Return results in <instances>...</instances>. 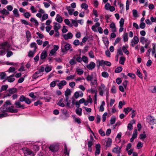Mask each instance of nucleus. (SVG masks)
Here are the masks:
<instances>
[{"label": "nucleus", "instance_id": "a18cd8bd", "mask_svg": "<svg viewBox=\"0 0 156 156\" xmlns=\"http://www.w3.org/2000/svg\"><path fill=\"white\" fill-rule=\"evenodd\" d=\"M58 82L59 81L58 80H56L55 81H53L50 84V87H55L56 85V83Z\"/></svg>", "mask_w": 156, "mask_h": 156}, {"label": "nucleus", "instance_id": "412c9836", "mask_svg": "<svg viewBox=\"0 0 156 156\" xmlns=\"http://www.w3.org/2000/svg\"><path fill=\"white\" fill-rule=\"evenodd\" d=\"M0 13L3 15L7 16L9 14V12L5 9H3L2 10H0Z\"/></svg>", "mask_w": 156, "mask_h": 156}, {"label": "nucleus", "instance_id": "9d476101", "mask_svg": "<svg viewBox=\"0 0 156 156\" xmlns=\"http://www.w3.org/2000/svg\"><path fill=\"white\" fill-rule=\"evenodd\" d=\"M95 66L96 64L95 63L93 62H91L86 67L89 69L91 70L95 68Z\"/></svg>", "mask_w": 156, "mask_h": 156}, {"label": "nucleus", "instance_id": "20e7f679", "mask_svg": "<svg viewBox=\"0 0 156 156\" xmlns=\"http://www.w3.org/2000/svg\"><path fill=\"white\" fill-rule=\"evenodd\" d=\"M25 156H34V153L29 149L26 148H23L22 149Z\"/></svg>", "mask_w": 156, "mask_h": 156}, {"label": "nucleus", "instance_id": "2f4dec72", "mask_svg": "<svg viewBox=\"0 0 156 156\" xmlns=\"http://www.w3.org/2000/svg\"><path fill=\"white\" fill-rule=\"evenodd\" d=\"M132 108H131L127 107L124 108L123 112L126 115H127L129 112L132 110Z\"/></svg>", "mask_w": 156, "mask_h": 156}, {"label": "nucleus", "instance_id": "864d4df0", "mask_svg": "<svg viewBox=\"0 0 156 156\" xmlns=\"http://www.w3.org/2000/svg\"><path fill=\"white\" fill-rule=\"evenodd\" d=\"M136 74L140 79L143 78V76L142 75V74L139 69H137Z\"/></svg>", "mask_w": 156, "mask_h": 156}, {"label": "nucleus", "instance_id": "4468645a", "mask_svg": "<svg viewBox=\"0 0 156 156\" xmlns=\"http://www.w3.org/2000/svg\"><path fill=\"white\" fill-rule=\"evenodd\" d=\"M67 82L65 80H62L57 84L58 86L59 87V89H61L66 84Z\"/></svg>", "mask_w": 156, "mask_h": 156}, {"label": "nucleus", "instance_id": "bf43d9fd", "mask_svg": "<svg viewBox=\"0 0 156 156\" xmlns=\"http://www.w3.org/2000/svg\"><path fill=\"white\" fill-rule=\"evenodd\" d=\"M81 7L82 9H84L85 10L87 9L88 8V5L85 3H82L81 5Z\"/></svg>", "mask_w": 156, "mask_h": 156}, {"label": "nucleus", "instance_id": "c85d7f7f", "mask_svg": "<svg viewBox=\"0 0 156 156\" xmlns=\"http://www.w3.org/2000/svg\"><path fill=\"white\" fill-rule=\"evenodd\" d=\"M72 117L74 120L75 122L77 123L78 124H80L81 123V120L79 118H76L74 115H73Z\"/></svg>", "mask_w": 156, "mask_h": 156}, {"label": "nucleus", "instance_id": "f257e3e1", "mask_svg": "<svg viewBox=\"0 0 156 156\" xmlns=\"http://www.w3.org/2000/svg\"><path fill=\"white\" fill-rule=\"evenodd\" d=\"M99 94L101 96H103L104 94L105 93L107 98L108 96L109 89L107 88L104 84L102 83L100 84L98 87Z\"/></svg>", "mask_w": 156, "mask_h": 156}, {"label": "nucleus", "instance_id": "72a5a7b5", "mask_svg": "<svg viewBox=\"0 0 156 156\" xmlns=\"http://www.w3.org/2000/svg\"><path fill=\"white\" fill-rule=\"evenodd\" d=\"M6 76L5 72H2L0 73V79L2 80L5 79H6Z\"/></svg>", "mask_w": 156, "mask_h": 156}, {"label": "nucleus", "instance_id": "c756f323", "mask_svg": "<svg viewBox=\"0 0 156 156\" xmlns=\"http://www.w3.org/2000/svg\"><path fill=\"white\" fill-rule=\"evenodd\" d=\"M128 48L127 46H123L122 47V50L123 51L126 55H128L129 54V52L127 50V48Z\"/></svg>", "mask_w": 156, "mask_h": 156}, {"label": "nucleus", "instance_id": "6e6552de", "mask_svg": "<svg viewBox=\"0 0 156 156\" xmlns=\"http://www.w3.org/2000/svg\"><path fill=\"white\" fill-rule=\"evenodd\" d=\"M50 150L52 152H56L58 150V147L57 145L52 144L49 147Z\"/></svg>", "mask_w": 156, "mask_h": 156}, {"label": "nucleus", "instance_id": "2eb2a0df", "mask_svg": "<svg viewBox=\"0 0 156 156\" xmlns=\"http://www.w3.org/2000/svg\"><path fill=\"white\" fill-rule=\"evenodd\" d=\"M54 25L53 26V29L55 31H57L60 28V24L57 23H54Z\"/></svg>", "mask_w": 156, "mask_h": 156}, {"label": "nucleus", "instance_id": "4be33fe9", "mask_svg": "<svg viewBox=\"0 0 156 156\" xmlns=\"http://www.w3.org/2000/svg\"><path fill=\"white\" fill-rule=\"evenodd\" d=\"M110 27L112 28V31L113 32H115L116 31L115 24L112 23L110 25Z\"/></svg>", "mask_w": 156, "mask_h": 156}, {"label": "nucleus", "instance_id": "423d86ee", "mask_svg": "<svg viewBox=\"0 0 156 156\" xmlns=\"http://www.w3.org/2000/svg\"><path fill=\"white\" fill-rule=\"evenodd\" d=\"M139 39L136 36L134 37L133 39L131 41V46L134 47L135 44H137L139 42Z\"/></svg>", "mask_w": 156, "mask_h": 156}, {"label": "nucleus", "instance_id": "f03ea898", "mask_svg": "<svg viewBox=\"0 0 156 156\" xmlns=\"http://www.w3.org/2000/svg\"><path fill=\"white\" fill-rule=\"evenodd\" d=\"M10 47V45L7 42H3L0 44V55L5 53Z\"/></svg>", "mask_w": 156, "mask_h": 156}, {"label": "nucleus", "instance_id": "5fc2aeb1", "mask_svg": "<svg viewBox=\"0 0 156 156\" xmlns=\"http://www.w3.org/2000/svg\"><path fill=\"white\" fill-rule=\"evenodd\" d=\"M71 94V91L69 89H67L65 92V96H68Z\"/></svg>", "mask_w": 156, "mask_h": 156}, {"label": "nucleus", "instance_id": "4c0bfd02", "mask_svg": "<svg viewBox=\"0 0 156 156\" xmlns=\"http://www.w3.org/2000/svg\"><path fill=\"white\" fill-rule=\"evenodd\" d=\"M76 72L78 74L81 75L83 73L84 71L82 69L77 68L76 70Z\"/></svg>", "mask_w": 156, "mask_h": 156}, {"label": "nucleus", "instance_id": "a19ab883", "mask_svg": "<svg viewBox=\"0 0 156 156\" xmlns=\"http://www.w3.org/2000/svg\"><path fill=\"white\" fill-rule=\"evenodd\" d=\"M82 109L81 108H77L76 110V113L79 115H82Z\"/></svg>", "mask_w": 156, "mask_h": 156}, {"label": "nucleus", "instance_id": "e2e57ef3", "mask_svg": "<svg viewBox=\"0 0 156 156\" xmlns=\"http://www.w3.org/2000/svg\"><path fill=\"white\" fill-rule=\"evenodd\" d=\"M107 112H105L103 114L102 116V121L104 122L105 121L106 119V116L107 115Z\"/></svg>", "mask_w": 156, "mask_h": 156}, {"label": "nucleus", "instance_id": "8fccbe9b", "mask_svg": "<svg viewBox=\"0 0 156 156\" xmlns=\"http://www.w3.org/2000/svg\"><path fill=\"white\" fill-rule=\"evenodd\" d=\"M30 21L31 22L34 23L36 26H37L38 24V22L34 18H32L30 19Z\"/></svg>", "mask_w": 156, "mask_h": 156}, {"label": "nucleus", "instance_id": "473e14b6", "mask_svg": "<svg viewBox=\"0 0 156 156\" xmlns=\"http://www.w3.org/2000/svg\"><path fill=\"white\" fill-rule=\"evenodd\" d=\"M66 9L68 11L69 14L70 15H72L73 14V12L74 10L73 9H71L70 6H67Z\"/></svg>", "mask_w": 156, "mask_h": 156}, {"label": "nucleus", "instance_id": "603ef678", "mask_svg": "<svg viewBox=\"0 0 156 156\" xmlns=\"http://www.w3.org/2000/svg\"><path fill=\"white\" fill-rule=\"evenodd\" d=\"M122 69V68L121 66H119L115 70L116 73H119L121 72Z\"/></svg>", "mask_w": 156, "mask_h": 156}, {"label": "nucleus", "instance_id": "b1692460", "mask_svg": "<svg viewBox=\"0 0 156 156\" xmlns=\"http://www.w3.org/2000/svg\"><path fill=\"white\" fill-rule=\"evenodd\" d=\"M105 103L104 101H103L101 105L99 108V111L100 112H102L104 110V106L105 105Z\"/></svg>", "mask_w": 156, "mask_h": 156}, {"label": "nucleus", "instance_id": "dca6fc26", "mask_svg": "<svg viewBox=\"0 0 156 156\" xmlns=\"http://www.w3.org/2000/svg\"><path fill=\"white\" fill-rule=\"evenodd\" d=\"M14 76V75L13 74L7 77L6 80H7L8 82L10 83L12 82L15 80V79L13 77Z\"/></svg>", "mask_w": 156, "mask_h": 156}, {"label": "nucleus", "instance_id": "f3484780", "mask_svg": "<svg viewBox=\"0 0 156 156\" xmlns=\"http://www.w3.org/2000/svg\"><path fill=\"white\" fill-rule=\"evenodd\" d=\"M42 75V73H40L38 71H37L33 75L32 78L33 79H36L39 76H41Z\"/></svg>", "mask_w": 156, "mask_h": 156}, {"label": "nucleus", "instance_id": "4d7b16f0", "mask_svg": "<svg viewBox=\"0 0 156 156\" xmlns=\"http://www.w3.org/2000/svg\"><path fill=\"white\" fill-rule=\"evenodd\" d=\"M133 15L134 17H138L137 11L135 9H133L132 10Z\"/></svg>", "mask_w": 156, "mask_h": 156}, {"label": "nucleus", "instance_id": "cd10ccee", "mask_svg": "<svg viewBox=\"0 0 156 156\" xmlns=\"http://www.w3.org/2000/svg\"><path fill=\"white\" fill-rule=\"evenodd\" d=\"M63 99L62 98L60 99L59 101L57 103V105L61 107H64L65 106V104L63 102Z\"/></svg>", "mask_w": 156, "mask_h": 156}, {"label": "nucleus", "instance_id": "58836bf2", "mask_svg": "<svg viewBox=\"0 0 156 156\" xmlns=\"http://www.w3.org/2000/svg\"><path fill=\"white\" fill-rule=\"evenodd\" d=\"M45 71L46 73H48L52 69V67L51 66L47 65L45 68Z\"/></svg>", "mask_w": 156, "mask_h": 156}, {"label": "nucleus", "instance_id": "ddd939ff", "mask_svg": "<svg viewBox=\"0 0 156 156\" xmlns=\"http://www.w3.org/2000/svg\"><path fill=\"white\" fill-rule=\"evenodd\" d=\"M90 85L91 87H95L96 88L98 85L97 79H95L91 81L90 82Z\"/></svg>", "mask_w": 156, "mask_h": 156}, {"label": "nucleus", "instance_id": "680f3d73", "mask_svg": "<svg viewBox=\"0 0 156 156\" xmlns=\"http://www.w3.org/2000/svg\"><path fill=\"white\" fill-rule=\"evenodd\" d=\"M137 131L136 129H135L134 130L133 132V134L132 135V136L134 137V138H136L137 136Z\"/></svg>", "mask_w": 156, "mask_h": 156}, {"label": "nucleus", "instance_id": "0eeeda50", "mask_svg": "<svg viewBox=\"0 0 156 156\" xmlns=\"http://www.w3.org/2000/svg\"><path fill=\"white\" fill-rule=\"evenodd\" d=\"M147 120V121L150 125H153L156 123L155 119L153 117L151 116H148Z\"/></svg>", "mask_w": 156, "mask_h": 156}, {"label": "nucleus", "instance_id": "49530a36", "mask_svg": "<svg viewBox=\"0 0 156 156\" xmlns=\"http://www.w3.org/2000/svg\"><path fill=\"white\" fill-rule=\"evenodd\" d=\"M123 39L124 42L127 41L128 40V37L127 34L126 33H124L123 35Z\"/></svg>", "mask_w": 156, "mask_h": 156}, {"label": "nucleus", "instance_id": "aec40b11", "mask_svg": "<svg viewBox=\"0 0 156 156\" xmlns=\"http://www.w3.org/2000/svg\"><path fill=\"white\" fill-rule=\"evenodd\" d=\"M14 104L16 105V107L17 108H22L23 109L24 108V105H21L19 101L16 102Z\"/></svg>", "mask_w": 156, "mask_h": 156}, {"label": "nucleus", "instance_id": "13d9d810", "mask_svg": "<svg viewBox=\"0 0 156 156\" xmlns=\"http://www.w3.org/2000/svg\"><path fill=\"white\" fill-rule=\"evenodd\" d=\"M36 52V51H35L34 50L33 51H30L29 52L28 54V55L29 57H33V56L34 55Z\"/></svg>", "mask_w": 156, "mask_h": 156}, {"label": "nucleus", "instance_id": "09e8293b", "mask_svg": "<svg viewBox=\"0 0 156 156\" xmlns=\"http://www.w3.org/2000/svg\"><path fill=\"white\" fill-rule=\"evenodd\" d=\"M65 23L70 27H72L73 26L72 24L70 23L69 20L68 19H66L64 20Z\"/></svg>", "mask_w": 156, "mask_h": 156}, {"label": "nucleus", "instance_id": "9b49d317", "mask_svg": "<svg viewBox=\"0 0 156 156\" xmlns=\"http://www.w3.org/2000/svg\"><path fill=\"white\" fill-rule=\"evenodd\" d=\"M121 148V147L116 146L113 148L112 151V152L118 154H120Z\"/></svg>", "mask_w": 156, "mask_h": 156}, {"label": "nucleus", "instance_id": "6ab92c4d", "mask_svg": "<svg viewBox=\"0 0 156 156\" xmlns=\"http://www.w3.org/2000/svg\"><path fill=\"white\" fill-rule=\"evenodd\" d=\"M55 20L59 23H61L63 21L62 17L60 15L57 14L56 15V17L55 18Z\"/></svg>", "mask_w": 156, "mask_h": 156}, {"label": "nucleus", "instance_id": "7ed1b4c3", "mask_svg": "<svg viewBox=\"0 0 156 156\" xmlns=\"http://www.w3.org/2000/svg\"><path fill=\"white\" fill-rule=\"evenodd\" d=\"M61 45V48L62 51L63 52H65L66 51L69 50L72 48L70 44L64 41H62Z\"/></svg>", "mask_w": 156, "mask_h": 156}, {"label": "nucleus", "instance_id": "774afa93", "mask_svg": "<svg viewBox=\"0 0 156 156\" xmlns=\"http://www.w3.org/2000/svg\"><path fill=\"white\" fill-rule=\"evenodd\" d=\"M143 146V144L141 142H139L137 144L136 146V147L137 149H140L142 148Z\"/></svg>", "mask_w": 156, "mask_h": 156}, {"label": "nucleus", "instance_id": "39448f33", "mask_svg": "<svg viewBox=\"0 0 156 156\" xmlns=\"http://www.w3.org/2000/svg\"><path fill=\"white\" fill-rule=\"evenodd\" d=\"M14 106H11L7 108H6L5 109L3 110L2 111L3 112H9L11 113H16L17 112L18 110L17 109L14 108Z\"/></svg>", "mask_w": 156, "mask_h": 156}, {"label": "nucleus", "instance_id": "393cba45", "mask_svg": "<svg viewBox=\"0 0 156 156\" xmlns=\"http://www.w3.org/2000/svg\"><path fill=\"white\" fill-rule=\"evenodd\" d=\"M47 56V52L46 51H44L41 55V58L42 59H45Z\"/></svg>", "mask_w": 156, "mask_h": 156}, {"label": "nucleus", "instance_id": "37998d69", "mask_svg": "<svg viewBox=\"0 0 156 156\" xmlns=\"http://www.w3.org/2000/svg\"><path fill=\"white\" fill-rule=\"evenodd\" d=\"M101 76L105 78H107L108 77L109 74L106 72H103L101 73Z\"/></svg>", "mask_w": 156, "mask_h": 156}, {"label": "nucleus", "instance_id": "79ce46f5", "mask_svg": "<svg viewBox=\"0 0 156 156\" xmlns=\"http://www.w3.org/2000/svg\"><path fill=\"white\" fill-rule=\"evenodd\" d=\"M30 47L31 48H34V50L35 51L37 49L36 44L35 42H32L30 44Z\"/></svg>", "mask_w": 156, "mask_h": 156}, {"label": "nucleus", "instance_id": "c03bdc74", "mask_svg": "<svg viewBox=\"0 0 156 156\" xmlns=\"http://www.w3.org/2000/svg\"><path fill=\"white\" fill-rule=\"evenodd\" d=\"M125 60L126 58L125 57H121L120 58L119 62L121 64L123 65Z\"/></svg>", "mask_w": 156, "mask_h": 156}, {"label": "nucleus", "instance_id": "5701e85b", "mask_svg": "<svg viewBox=\"0 0 156 156\" xmlns=\"http://www.w3.org/2000/svg\"><path fill=\"white\" fill-rule=\"evenodd\" d=\"M16 91V88H12L10 89L9 90V94H8L7 96H11L12 94L15 93Z\"/></svg>", "mask_w": 156, "mask_h": 156}, {"label": "nucleus", "instance_id": "f704fd0d", "mask_svg": "<svg viewBox=\"0 0 156 156\" xmlns=\"http://www.w3.org/2000/svg\"><path fill=\"white\" fill-rule=\"evenodd\" d=\"M103 41L106 46H107L108 45L109 41L108 39L106 37H104L103 38Z\"/></svg>", "mask_w": 156, "mask_h": 156}, {"label": "nucleus", "instance_id": "a211bd4d", "mask_svg": "<svg viewBox=\"0 0 156 156\" xmlns=\"http://www.w3.org/2000/svg\"><path fill=\"white\" fill-rule=\"evenodd\" d=\"M140 42L143 44L147 43L148 42H150V41H149L147 38H146L144 37H140Z\"/></svg>", "mask_w": 156, "mask_h": 156}, {"label": "nucleus", "instance_id": "a878e982", "mask_svg": "<svg viewBox=\"0 0 156 156\" xmlns=\"http://www.w3.org/2000/svg\"><path fill=\"white\" fill-rule=\"evenodd\" d=\"M13 12L14 16L16 17H19V14L18 10L16 9H14Z\"/></svg>", "mask_w": 156, "mask_h": 156}, {"label": "nucleus", "instance_id": "e433bc0d", "mask_svg": "<svg viewBox=\"0 0 156 156\" xmlns=\"http://www.w3.org/2000/svg\"><path fill=\"white\" fill-rule=\"evenodd\" d=\"M112 142V140L110 138H108V140L106 142V146L108 147H110L111 145Z\"/></svg>", "mask_w": 156, "mask_h": 156}, {"label": "nucleus", "instance_id": "3c124183", "mask_svg": "<svg viewBox=\"0 0 156 156\" xmlns=\"http://www.w3.org/2000/svg\"><path fill=\"white\" fill-rule=\"evenodd\" d=\"M8 88V86L7 85H2L0 90V92H2L3 91L6 90Z\"/></svg>", "mask_w": 156, "mask_h": 156}, {"label": "nucleus", "instance_id": "ea45409f", "mask_svg": "<svg viewBox=\"0 0 156 156\" xmlns=\"http://www.w3.org/2000/svg\"><path fill=\"white\" fill-rule=\"evenodd\" d=\"M64 154L68 155H69V151H68L67 148L66 144H65L64 145Z\"/></svg>", "mask_w": 156, "mask_h": 156}, {"label": "nucleus", "instance_id": "0e129e2a", "mask_svg": "<svg viewBox=\"0 0 156 156\" xmlns=\"http://www.w3.org/2000/svg\"><path fill=\"white\" fill-rule=\"evenodd\" d=\"M75 77V76L73 75H71L69 76H67L66 78V80H70L73 79Z\"/></svg>", "mask_w": 156, "mask_h": 156}, {"label": "nucleus", "instance_id": "c9c22d12", "mask_svg": "<svg viewBox=\"0 0 156 156\" xmlns=\"http://www.w3.org/2000/svg\"><path fill=\"white\" fill-rule=\"evenodd\" d=\"M69 63L71 65H73L76 63V57H74L73 58L71 59L69 62Z\"/></svg>", "mask_w": 156, "mask_h": 156}, {"label": "nucleus", "instance_id": "bb28decb", "mask_svg": "<svg viewBox=\"0 0 156 156\" xmlns=\"http://www.w3.org/2000/svg\"><path fill=\"white\" fill-rule=\"evenodd\" d=\"M87 92H91L92 93H95V94H97V91L96 88H93V87H91V88L88 90Z\"/></svg>", "mask_w": 156, "mask_h": 156}, {"label": "nucleus", "instance_id": "f8f14e48", "mask_svg": "<svg viewBox=\"0 0 156 156\" xmlns=\"http://www.w3.org/2000/svg\"><path fill=\"white\" fill-rule=\"evenodd\" d=\"M83 96V93L81 91H76L74 94V96L76 99L78 98L79 97H82Z\"/></svg>", "mask_w": 156, "mask_h": 156}, {"label": "nucleus", "instance_id": "052dcab7", "mask_svg": "<svg viewBox=\"0 0 156 156\" xmlns=\"http://www.w3.org/2000/svg\"><path fill=\"white\" fill-rule=\"evenodd\" d=\"M48 16L47 14H44L42 16V19L41 20L42 21H43L44 20H46L48 18Z\"/></svg>", "mask_w": 156, "mask_h": 156}, {"label": "nucleus", "instance_id": "7c9ffc66", "mask_svg": "<svg viewBox=\"0 0 156 156\" xmlns=\"http://www.w3.org/2000/svg\"><path fill=\"white\" fill-rule=\"evenodd\" d=\"M104 61L103 60H98L97 62V66L98 67H99L100 66H102L104 64Z\"/></svg>", "mask_w": 156, "mask_h": 156}, {"label": "nucleus", "instance_id": "de8ad7c7", "mask_svg": "<svg viewBox=\"0 0 156 156\" xmlns=\"http://www.w3.org/2000/svg\"><path fill=\"white\" fill-rule=\"evenodd\" d=\"M93 75L91 74L90 75H88L86 78V80L88 81H91L93 80Z\"/></svg>", "mask_w": 156, "mask_h": 156}, {"label": "nucleus", "instance_id": "338daca9", "mask_svg": "<svg viewBox=\"0 0 156 156\" xmlns=\"http://www.w3.org/2000/svg\"><path fill=\"white\" fill-rule=\"evenodd\" d=\"M99 133L102 136H104L105 135V132L103 131L102 129H100L98 131Z\"/></svg>", "mask_w": 156, "mask_h": 156}, {"label": "nucleus", "instance_id": "1a4fd4ad", "mask_svg": "<svg viewBox=\"0 0 156 156\" xmlns=\"http://www.w3.org/2000/svg\"><path fill=\"white\" fill-rule=\"evenodd\" d=\"M73 37V34L70 32H68L67 34L63 35L64 39L66 40L71 39Z\"/></svg>", "mask_w": 156, "mask_h": 156}, {"label": "nucleus", "instance_id": "69168bd1", "mask_svg": "<svg viewBox=\"0 0 156 156\" xmlns=\"http://www.w3.org/2000/svg\"><path fill=\"white\" fill-rule=\"evenodd\" d=\"M124 23V19L123 18H121L119 21L120 26H123Z\"/></svg>", "mask_w": 156, "mask_h": 156}, {"label": "nucleus", "instance_id": "6e6d98bb", "mask_svg": "<svg viewBox=\"0 0 156 156\" xmlns=\"http://www.w3.org/2000/svg\"><path fill=\"white\" fill-rule=\"evenodd\" d=\"M82 60L86 63H87L88 62L87 58L85 56H83L82 57Z\"/></svg>", "mask_w": 156, "mask_h": 156}]
</instances>
